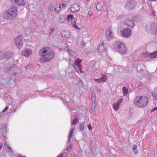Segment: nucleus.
<instances>
[{"label":"nucleus","mask_w":157,"mask_h":157,"mask_svg":"<svg viewBox=\"0 0 157 157\" xmlns=\"http://www.w3.org/2000/svg\"><path fill=\"white\" fill-rule=\"evenodd\" d=\"M62 19H63V21H64V20H65V18L64 17H63V18H62Z\"/></svg>","instance_id":"49530a36"},{"label":"nucleus","mask_w":157,"mask_h":157,"mask_svg":"<svg viewBox=\"0 0 157 157\" xmlns=\"http://www.w3.org/2000/svg\"><path fill=\"white\" fill-rule=\"evenodd\" d=\"M18 157H26L25 156H23L21 154L18 155Z\"/></svg>","instance_id":"79ce46f5"},{"label":"nucleus","mask_w":157,"mask_h":157,"mask_svg":"<svg viewBox=\"0 0 157 157\" xmlns=\"http://www.w3.org/2000/svg\"><path fill=\"white\" fill-rule=\"evenodd\" d=\"M32 53V51L29 49H25L22 52L21 54L27 57H28Z\"/></svg>","instance_id":"2eb2a0df"},{"label":"nucleus","mask_w":157,"mask_h":157,"mask_svg":"<svg viewBox=\"0 0 157 157\" xmlns=\"http://www.w3.org/2000/svg\"><path fill=\"white\" fill-rule=\"evenodd\" d=\"M59 22H61V23H62V22H63V21H60Z\"/></svg>","instance_id":"09e8293b"},{"label":"nucleus","mask_w":157,"mask_h":157,"mask_svg":"<svg viewBox=\"0 0 157 157\" xmlns=\"http://www.w3.org/2000/svg\"><path fill=\"white\" fill-rule=\"evenodd\" d=\"M13 55V52L11 51H8L5 53L4 56H3L2 52H0V59L3 58L8 59L12 56Z\"/></svg>","instance_id":"1a4fd4ad"},{"label":"nucleus","mask_w":157,"mask_h":157,"mask_svg":"<svg viewBox=\"0 0 157 157\" xmlns=\"http://www.w3.org/2000/svg\"><path fill=\"white\" fill-rule=\"evenodd\" d=\"M115 46L117 51L122 54H125L127 52V48L125 45L121 42L117 41L116 42Z\"/></svg>","instance_id":"20e7f679"},{"label":"nucleus","mask_w":157,"mask_h":157,"mask_svg":"<svg viewBox=\"0 0 157 157\" xmlns=\"http://www.w3.org/2000/svg\"><path fill=\"white\" fill-rule=\"evenodd\" d=\"M49 10L51 11H53L54 10L56 12L58 13L61 10L60 4L57 3L55 4L54 6H51L49 7Z\"/></svg>","instance_id":"f8f14e48"},{"label":"nucleus","mask_w":157,"mask_h":157,"mask_svg":"<svg viewBox=\"0 0 157 157\" xmlns=\"http://www.w3.org/2000/svg\"><path fill=\"white\" fill-rule=\"evenodd\" d=\"M1 128L0 131H1V132H2V131H4V132H3L4 133H6V128Z\"/></svg>","instance_id":"e433bc0d"},{"label":"nucleus","mask_w":157,"mask_h":157,"mask_svg":"<svg viewBox=\"0 0 157 157\" xmlns=\"http://www.w3.org/2000/svg\"><path fill=\"white\" fill-rule=\"evenodd\" d=\"M22 37L21 35L17 36L14 40L15 43L17 48L19 49H21L23 45V43L22 41Z\"/></svg>","instance_id":"6e6552de"},{"label":"nucleus","mask_w":157,"mask_h":157,"mask_svg":"<svg viewBox=\"0 0 157 157\" xmlns=\"http://www.w3.org/2000/svg\"><path fill=\"white\" fill-rule=\"evenodd\" d=\"M67 155L65 153H62L58 155L57 157H67Z\"/></svg>","instance_id":"c756f323"},{"label":"nucleus","mask_w":157,"mask_h":157,"mask_svg":"<svg viewBox=\"0 0 157 157\" xmlns=\"http://www.w3.org/2000/svg\"><path fill=\"white\" fill-rule=\"evenodd\" d=\"M80 7L78 4H75L71 7L70 11L72 13H74L79 10Z\"/></svg>","instance_id":"dca6fc26"},{"label":"nucleus","mask_w":157,"mask_h":157,"mask_svg":"<svg viewBox=\"0 0 157 157\" xmlns=\"http://www.w3.org/2000/svg\"><path fill=\"white\" fill-rule=\"evenodd\" d=\"M136 5V2L134 1H130L127 2L125 6L128 10H130L133 9Z\"/></svg>","instance_id":"ddd939ff"},{"label":"nucleus","mask_w":157,"mask_h":157,"mask_svg":"<svg viewBox=\"0 0 157 157\" xmlns=\"http://www.w3.org/2000/svg\"><path fill=\"white\" fill-rule=\"evenodd\" d=\"M92 106H93V107H94V108H92V110L93 111H95V107L94 106H93L92 105Z\"/></svg>","instance_id":"c03bdc74"},{"label":"nucleus","mask_w":157,"mask_h":157,"mask_svg":"<svg viewBox=\"0 0 157 157\" xmlns=\"http://www.w3.org/2000/svg\"><path fill=\"white\" fill-rule=\"evenodd\" d=\"M148 53L147 52H146L145 53H143L142 54V56L144 57H147L148 56Z\"/></svg>","instance_id":"473e14b6"},{"label":"nucleus","mask_w":157,"mask_h":157,"mask_svg":"<svg viewBox=\"0 0 157 157\" xmlns=\"http://www.w3.org/2000/svg\"><path fill=\"white\" fill-rule=\"evenodd\" d=\"M4 146L5 149L8 152H12V151L11 147L9 146L6 143H4Z\"/></svg>","instance_id":"4be33fe9"},{"label":"nucleus","mask_w":157,"mask_h":157,"mask_svg":"<svg viewBox=\"0 0 157 157\" xmlns=\"http://www.w3.org/2000/svg\"><path fill=\"white\" fill-rule=\"evenodd\" d=\"M13 3L16 4L18 6L24 5L25 4L24 0H11Z\"/></svg>","instance_id":"a211bd4d"},{"label":"nucleus","mask_w":157,"mask_h":157,"mask_svg":"<svg viewBox=\"0 0 157 157\" xmlns=\"http://www.w3.org/2000/svg\"><path fill=\"white\" fill-rule=\"evenodd\" d=\"M94 80L96 82H104L107 80V76L105 75H103V76L98 79H94Z\"/></svg>","instance_id":"412c9836"},{"label":"nucleus","mask_w":157,"mask_h":157,"mask_svg":"<svg viewBox=\"0 0 157 157\" xmlns=\"http://www.w3.org/2000/svg\"><path fill=\"white\" fill-rule=\"evenodd\" d=\"M73 129L72 128L70 130L69 136L68 137V140H69L70 138H71L72 136V133H73Z\"/></svg>","instance_id":"c85d7f7f"},{"label":"nucleus","mask_w":157,"mask_h":157,"mask_svg":"<svg viewBox=\"0 0 157 157\" xmlns=\"http://www.w3.org/2000/svg\"><path fill=\"white\" fill-rule=\"evenodd\" d=\"M125 24L131 28L135 26V23L133 21L129 19L126 20L125 21Z\"/></svg>","instance_id":"6ab92c4d"},{"label":"nucleus","mask_w":157,"mask_h":157,"mask_svg":"<svg viewBox=\"0 0 157 157\" xmlns=\"http://www.w3.org/2000/svg\"><path fill=\"white\" fill-rule=\"evenodd\" d=\"M8 108V106H6L5 108L2 111L3 113H4L5 111H6Z\"/></svg>","instance_id":"4c0bfd02"},{"label":"nucleus","mask_w":157,"mask_h":157,"mask_svg":"<svg viewBox=\"0 0 157 157\" xmlns=\"http://www.w3.org/2000/svg\"><path fill=\"white\" fill-rule=\"evenodd\" d=\"M89 128V129L90 130H91L92 128Z\"/></svg>","instance_id":"de8ad7c7"},{"label":"nucleus","mask_w":157,"mask_h":157,"mask_svg":"<svg viewBox=\"0 0 157 157\" xmlns=\"http://www.w3.org/2000/svg\"><path fill=\"white\" fill-rule=\"evenodd\" d=\"M123 99L121 98L118 100L117 103H114L113 105V108L114 110H117L119 108V105L122 103Z\"/></svg>","instance_id":"f3484780"},{"label":"nucleus","mask_w":157,"mask_h":157,"mask_svg":"<svg viewBox=\"0 0 157 157\" xmlns=\"http://www.w3.org/2000/svg\"><path fill=\"white\" fill-rule=\"evenodd\" d=\"M41 57L39 60L41 63L48 62L51 60L54 57V52L51 50L48 47H45L40 49L39 53Z\"/></svg>","instance_id":"f257e3e1"},{"label":"nucleus","mask_w":157,"mask_h":157,"mask_svg":"<svg viewBox=\"0 0 157 157\" xmlns=\"http://www.w3.org/2000/svg\"><path fill=\"white\" fill-rule=\"evenodd\" d=\"M54 30V28H53L49 30V33L50 34L52 33Z\"/></svg>","instance_id":"f704fd0d"},{"label":"nucleus","mask_w":157,"mask_h":157,"mask_svg":"<svg viewBox=\"0 0 157 157\" xmlns=\"http://www.w3.org/2000/svg\"><path fill=\"white\" fill-rule=\"evenodd\" d=\"M78 123V120L76 119H74L71 123L72 125H75Z\"/></svg>","instance_id":"7c9ffc66"},{"label":"nucleus","mask_w":157,"mask_h":157,"mask_svg":"<svg viewBox=\"0 0 157 157\" xmlns=\"http://www.w3.org/2000/svg\"><path fill=\"white\" fill-rule=\"evenodd\" d=\"M82 61L81 60L78 59H75L74 61V64L73 66L75 71L78 73H79V71L81 73H82V71L81 70V65Z\"/></svg>","instance_id":"39448f33"},{"label":"nucleus","mask_w":157,"mask_h":157,"mask_svg":"<svg viewBox=\"0 0 157 157\" xmlns=\"http://www.w3.org/2000/svg\"><path fill=\"white\" fill-rule=\"evenodd\" d=\"M155 11L154 10H152V14L154 16H155Z\"/></svg>","instance_id":"ea45409f"},{"label":"nucleus","mask_w":157,"mask_h":157,"mask_svg":"<svg viewBox=\"0 0 157 157\" xmlns=\"http://www.w3.org/2000/svg\"><path fill=\"white\" fill-rule=\"evenodd\" d=\"M157 110V106L155 107L154 109H152V110L151 111V112H152V111H153L154 110Z\"/></svg>","instance_id":"58836bf2"},{"label":"nucleus","mask_w":157,"mask_h":157,"mask_svg":"<svg viewBox=\"0 0 157 157\" xmlns=\"http://www.w3.org/2000/svg\"><path fill=\"white\" fill-rule=\"evenodd\" d=\"M88 128H91V125L90 124H89L87 125Z\"/></svg>","instance_id":"37998d69"},{"label":"nucleus","mask_w":157,"mask_h":157,"mask_svg":"<svg viewBox=\"0 0 157 157\" xmlns=\"http://www.w3.org/2000/svg\"><path fill=\"white\" fill-rule=\"evenodd\" d=\"M96 7L98 11H100L102 9L103 5L101 4L98 3L97 4Z\"/></svg>","instance_id":"393cba45"},{"label":"nucleus","mask_w":157,"mask_h":157,"mask_svg":"<svg viewBox=\"0 0 157 157\" xmlns=\"http://www.w3.org/2000/svg\"><path fill=\"white\" fill-rule=\"evenodd\" d=\"M91 98L92 100L94 101L92 102V105L93 106H94V107H95L96 106V102L95 101L96 97L95 95H93L92 94L91 96Z\"/></svg>","instance_id":"bb28decb"},{"label":"nucleus","mask_w":157,"mask_h":157,"mask_svg":"<svg viewBox=\"0 0 157 157\" xmlns=\"http://www.w3.org/2000/svg\"><path fill=\"white\" fill-rule=\"evenodd\" d=\"M98 51L99 52H103L105 51L106 50V47L103 42L101 43L99 45Z\"/></svg>","instance_id":"4468645a"},{"label":"nucleus","mask_w":157,"mask_h":157,"mask_svg":"<svg viewBox=\"0 0 157 157\" xmlns=\"http://www.w3.org/2000/svg\"><path fill=\"white\" fill-rule=\"evenodd\" d=\"M105 35L106 38L109 40H110L113 37V35L111 27L107 28L105 32Z\"/></svg>","instance_id":"9b49d317"},{"label":"nucleus","mask_w":157,"mask_h":157,"mask_svg":"<svg viewBox=\"0 0 157 157\" xmlns=\"http://www.w3.org/2000/svg\"><path fill=\"white\" fill-rule=\"evenodd\" d=\"M121 35L125 37H128L131 34V30L128 28H124L121 31Z\"/></svg>","instance_id":"9d476101"},{"label":"nucleus","mask_w":157,"mask_h":157,"mask_svg":"<svg viewBox=\"0 0 157 157\" xmlns=\"http://www.w3.org/2000/svg\"><path fill=\"white\" fill-rule=\"evenodd\" d=\"M61 5L62 8H65L66 6V3L63 2L62 3Z\"/></svg>","instance_id":"c9c22d12"},{"label":"nucleus","mask_w":157,"mask_h":157,"mask_svg":"<svg viewBox=\"0 0 157 157\" xmlns=\"http://www.w3.org/2000/svg\"><path fill=\"white\" fill-rule=\"evenodd\" d=\"M72 147H73V145L71 144V145H70L69 146H68L66 148V150L67 151H70L72 148Z\"/></svg>","instance_id":"2f4dec72"},{"label":"nucleus","mask_w":157,"mask_h":157,"mask_svg":"<svg viewBox=\"0 0 157 157\" xmlns=\"http://www.w3.org/2000/svg\"><path fill=\"white\" fill-rule=\"evenodd\" d=\"M17 8L16 7L12 6L6 11L3 15V17L7 19H13L17 14Z\"/></svg>","instance_id":"f03ea898"},{"label":"nucleus","mask_w":157,"mask_h":157,"mask_svg":"<svg viewBox=\"0 0 157 157\" xmlns=\"http://www.w3.org/2000/svg\"><path fill=\"white\" fill-rule=\"evenodd\" d=\"M148 99L144 96H137L134 100V103L137 106L140 108L146 106L148 104Z\"/></svg>","instance_id":"7ed1b4c3"},{"label":"nucleus","mask_w":157,"mask_h":157,"mask_svg":"<svg viewBox=\"0 0 157 157\" xmlns=\"http://www.w3.org/2000/svg\"><path fill=\"white\" fill-rule=\"evenodd\" d=\"M149 57L150 58H154L157 57V52L150 53Z\"/></svg>","instance_id":"b1692460"},{"label":"nucleus","mask_w":157,"mask_h":157,"mask_svg":"<svg viewBox=\"0 0 157 157\" xmlns=\"http://www.w3.org/2000/svg\"><path fill=\"white\" fill-rule=\"evenodd\" d=\"M93 14V13L92 11H89L87 13V16H88L89 17H90L92 16Z\"/></svg>","instance_id":"72a5a7b5"},{"label":"nucleus","mask_w":157,"mask_h":157,"mask_svg":"<svg viewBox=\"0 0 157 157\" xmlns=\"http://www.w3.org/2000/svg\"><path fill=\"white\" fill-rule=\"evenodd\" d=\"M122 90L123 92V94L124 95H126L128 94V90L125 87H123Z\"/></svg>","instance_id":"cd10ccee"},{"label":"nucleus","mask_w":157,"mask_h":157,"mask_svg":"<svg viewBox=\"0 0 157 157\" xmlns=\"http://www.w3.org/2000/svg\"><path fill=\"white\" fill-rule=\"evenodd\" d=\"M61 34L65 38H68L70 36V33L68 31H64L61 32Z\"/></svg>","instance_id":"aec40b11"},{"label":"nucleus","mask_w":157,"mask_h":157,"mask_svg":"<svg viewBox=\"0 0 157 157\" xmlns=\"http://www.w3.org/2000/svg\"><path fill=\"white\" fill-rule=\"evenodd\" d=\"M146 30L148 33L155 35L157 33V25L156 24L153 23L150 25V29L148 30V28L147 27Z\"/></svg>","instance_id":"423d86ee"},{"label":"nucleus","mask_w":157,"mask_h":157,"mask_svg":"<svg viewBox=\"0 0 157 157\" xmlns=\"http://www.w3.org/2000/svg\"><path fill=\"white\" fill-rule=\"evenodd\" d=\"M81 130L82 131H83L84 130V128H80Z\"/></svg>","instance_id":"a18cd8bd"},{"label":"nucleus","mask_w":157,"mask_h":157,"mask_svg":"<svg viewBox=\"0 0 157 157\" xmlns=\"http://www.w3.org/2000/svg\"><path fill=\"white\" fill-rule=\"evenodd\" d=\"M68 53L69 54L70 56H75V57L76 55L75 52L71 50H68Z\"/></svg>","instance_id":"a878e982"},{"label":"nucleus","mask_w":157,"mask_h":157,"mask_svg":"<svg viewBox=\"0 0 157 157\" xmlns=\"http://www.w3.org/2000/svg\"><path fill=\"white\" fill-rule=\"evenodd\" d=\"M67 18L68 21H71L74 27L78 30L79 29V28L76 24V22L77 21L76 19L74 18L73 15L69 14L68 15L67 17Z\"/></svg>","instance_id":"0eeeda50"},{"label":"nucleus","mask_w":157,"mask_h":157,"mask_svg":"<svg viewBox=\"0 0 157 157\" xmlns=\"http://www.w3.org/2000/svg\"><path fill=\"white\" fill-rule=\"evenodd\" d=\"M3 145V144L2 143H0V150L1 149V148H2Z\"/></svg>","instance_id":"a19ab883"},{"label":"nucleus","mask_w":157,"mask_h":157,"mask_svg":"<svg viewBox=\"0 0 157 157\" xmlns=\"http://www.w3.org/2000/svg\"><path fill=\"white\" fill-rule=\"evenodd\" d=\"M137 148V146L136 145L134 144L132 145V149L133 151V153L135 155L137 154L138 153Z\"/></svg>","instance_id":"5701e85b"}]
</instances>
